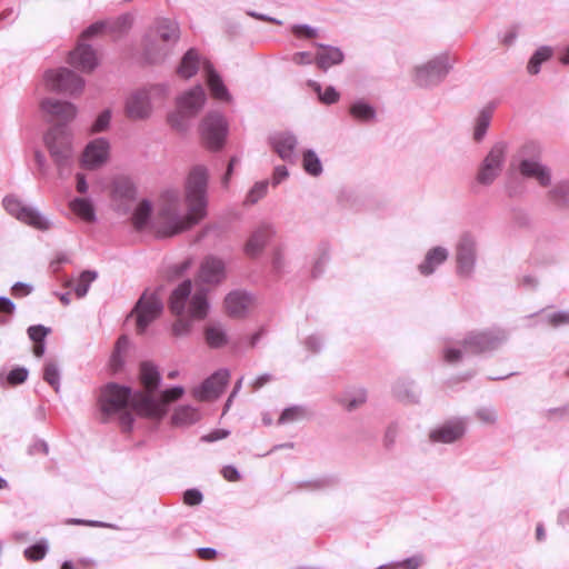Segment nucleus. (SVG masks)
<instances>
[{"label": "nucleus", "instance_id": "f257e3e1", "mask_svg": "<svg viewBox=\"0 0 569 569\" xmlns=\"http://www.w3.org/2000/svg\"><path fill=\"white\" fill-rule=\"evenodd\" d=\"M207 181L204 167H193L184 183L187 211L180 213V199L176 191L163 192L151 220V231L160 238H169L191 229L207 216Z\"/></svg>", "mask_w": 569, "mask_h": 569}, {"label": "nucleus", "instance_id": "f03ea898", "mask_svg": "<svg viewBox=\"0 0 569 569\" xmlns=\"http://www.w3.org/2000/svg\"><path fill=\"white\" fill-rule=\"evenodd\" d=\"M41 109L49 121H57L44 134V143L58 168L60 177L68 176L73 161L72 134L67 127L77 116L73 103L54 98L41 101Z\"/></svg>", "mask_w": 569, "mask_h": 569}, {"label": "nucleus", "instance_id": "7ed1b4c3", "mask_svg": "<svg viewBox=\"0 0 569 569\" xmlns=\"http://www.w3.org/2000/svg\"><path fill=\"white\" fill-rule=\"evenodd\" d=\"M161 375L151 361H142L139 367V383L141 390L131 395L130 408L140 417L161 420L168 412V406L179 400L184 389L173 387L158 392Z\"/></svg>", "mask_w": 569, "mask_h": 569}, {"label": "nucleus", "instance_id": "20e7f679", "mask_svg": "<svg viewBox=\"0 0 569 569\" xmlns=\"http://www.w3.org/2000/svg\"><path fill=\"white\" fill-rule=\"evenodd\" d=\"M226 277L224 263L214 257H207L200 264L196 290L190 295L188 312L194 319H204L209 305L204 287H214Z\"/></svg>", "mask_w": 569, "mask_h": 569}, {"label": "nucleus", "instance_id": "39448f33", "mask_svg": "<svg viewBox=\"0 0 569 569\" xmlns=\"http://www.w3.org/2000/svg\"><path fill=\"white\" fill-rule=\"evenodd\" d=\"M106 21H98L88 27L81 34L78 46L70 52L69 63L82 72H91L98 64L97 53L87 41L101 34L106 29Z\"/></svg>", "mask_w": 569, "mask_h": 569}, {"label": "nucleus", "instance_id": "423d86ee", "mask_svg": "<svg viewBox=\"0 0 569 569\" xmlns=\"http://www.w3.org/2000/svg\"><path fill=\"white\" fill-rule=\"evenodd\" d=\"M206 102V93L201 86H197L180 96L177 100V111L168 117V122L177 131L188 128L187 120L193 118L202 109Z\"/></svg>", "mask_w": 569, "mask_h": 569}, {"label": "nucleus", "instance_id": "0eeeda50", "mask_svg": "<svg viewBox=\"0 0 569 569\" xmlns=\"http://www.w3.org/2000/svg\"><path fill=\"white\" fill-rule=\"evenodd\" d=\"M192 289V282L190 280H184L181 282L171 293L169 299V308L170 311L178 316L179 318L172 325V335L176 337H181L188 335L191 330V322L188 319L181 318V316L187 312L188 316L192 319L189 309V300ZM193 320H196L193 318Z\"/></svg>", "mask_w": 569, "mask_h": 569}, {"label": "nucleus", "instance_id": "6e6552de", "mask_svg": "<svg viewBox=\"0 0 569 569\" xmlns=\"http://www.w3.org/2000/svg\"><path fill=\"white\" fill-rule=\"evenodd\" d=\"M43 79L48 90L58 93L77 96L84 88V80L68 68L48 70Z\"/></svg>", "mask_w": 569, "mask_h": 569}, {"label": "nucleus", "instance_id": "1a4fd4ad", "mask_svg": "<svg viewBox=\"0 0 569 569\" xmlns=\"http://www.w3.org/2000/svg\"><path fill=\"white\" fill-rule=\"evenodd\" d=\"M2 203L7 212L19 221L41 231L51 228V222L37 208L24 204L17 197L7 196Z\"/></svg>", "mask_w": 569, "mask_h": 569}, {"label": "nucleus", "instance_id": "9d476101", "mask_svg": "<svg viewBox=\"0 0 569 569\" xmlns=\"http://www.w3.org/2000/svg\"><path fill=\"white\" fill-rule=\"evenodd\" d=\"M180 37L179 27L176 22L170 20L160 21L156 29L150 32V44L151 48L161 42L159 51H157V58H166L170 52L171 48L176 44Z\"/></svg>", "mask_w": 569, "mask_h": 569}, {"label": "nucleus", "instance_id": "9b49d317", "mask_svg": "<svg viewBox=\"0 0 569 569\" xmlns=\"http://www.w3.org/2000/svg\"><path fill=\"white\" fill-rule=\"evenodd\" d=\"M201 138L211 150L220 149L226 139L227 124L220 114H209L201 123Z\"/></svg>", "mask_w": 569, "mask_h": 569}, {"label": "nucleus", "instance_id": "f8f14e48", "mask_svg": "<svg viewBox=\"0 0 569 569\" xmlns=\"http://www.w3.org/2000/svg\"><path fill=\"white\" fill-rule=\"evenodd\" d=\"M161 310V299L156 293L144 292L134 309L138 332L142 333L149 323L160 315Z\"/></svg>", "mask_w": 569, "mask_h": 569}, {"label": "nucleus", "instance_id": "ddd939ff", "mask_svg": "<svg viewBox=\"0 0 569 569\" xmlns=\"http://www.w3.org/2000/svg\"><path fill=\"white\" fill-rule=\"evenodd\" d=\"M503 156L505 148L502 144H496L492 147L479 170L478 181L480 183L489 184L496 179L501 170Z\"/></svg>", "mask_w": 569, "mask_h": 569}, {"label": "nucleus", "instance_id": "4468645a", "mask_svg": "<svg viewBox=\"0 0 569 569\" xmlns=\"http://www.w3.org/2000/svg\"><path fill=\"white\" fill-rule=\"evenodd\" d=\"M151 90H138L126 102L127 116L134 120L146 119L151 113Z\"/></svg>", "mask_w": 569, "mask_h": 569}, {"label": "nucleus", "instance_id": "2eb2a0df", "mask_svg": "<svg viewBox=\"0 0 569 569\" xmlns=\"http://www.w3.org/2000/svg\"><path fill=\"white\" fill-rule=\"evenodd\" d=\"M228 381V371H218L208 378L201 387L194 391V397L201 401L213 400L223 392Z\"/></svg>", "mask_w": 569, "mask_h": 569}, {"label": "nucleus", "instance_id": "dca6fc26", "mask_svg": "<svg viewBox=\"0 0 569 569\" xmlns=\"http://www.w3.org/2000/svg\"><path fill=\"white\" fill-rule=\"evenodd\" d=\"M134 187L131 180L124 176L114 177L109 186V200L114 202L118 209H121L134 197Z\"/></svg>", "mask_w": 569, "mask_h": 569}, {"label": "nucleus", "instance_id": "f3484780", "mask_svg": "<svg viewBox=\"0 0 569 569\" xmlns=\"http://www.w3.org/2000/svg\"><path fill=\"white\" fill-rule=\"evenodd\" d=\"M107 159V140L98 138L87 144L81 158V166L84 169H96Z\"/></svg>", "mask_w": 569, "mask_h": 569}, {"label": "nucleus", "instance_id": "a211bd4d", "mask_svg": "<svg viewBox=\"0 0 569 569\" xmlns=\"http://www.w3.org/2000/svg\"><path fill=\"white\" fill-rule=\"evenodd\" d=\"M466 431L462 420H453L443 423L429 433L431 442L451 443L460 439Z\"/></svg>", "mask_w": 569, "mask_h": 569}, {"label": "nucleus", "instance_id": "6ab92c4d", "mask_svg": "<svg viewBox=\"0 0 569 569\" xmlns=\"http://www.w3.org/2000/svg\"><path fill=\"white\" fill-rule=\"evenodd\" d=\"M448 71V64L445 59L438 58L429 61L425 66L417 68L416 81L419 86H428L435 80L443 77Z\"/></svg>", "mask_w": 569, "mask_h": 569}, {"label": "nucleus", "instance_id": "aec40b11", "mask_svg": "<svg viewBox=\"0 0 569 569\" xmlns=\"http://www.w3.org/2000/svg\"><path fill=\"white\" fill-rule=\"evenodd\" d=\"M457 263L460 273L469 274L475 263V241L469 236L460 238L457 246Z\"/></svg>", "mask_w": 569, "mask_h": 569}, {"label": "nucleus", "instance_id": "412c9836", "mask_svg": "<svg viewBox=\"0 0 569 569\" xmlns=\"http://www.w3.org/2000/svg\"><path fill=\"white\" fill-rule=\"evenodd\" d=\"M497 338L490 332H478L468 336L462 341V348L466 353L478 355L495 348Z\"/></svg>", "mask_w": 569, "mask_h": 569}, {"label": "nucleus", "instance_id": "4be33fe9", "mask_svg": "<svg viewBox=\"0 0 569 569\" xmlns=\"http://www.w3.org/2000/svg\"><path fill=\"white\" fill-rule=\"evenodd\" d=\"M203 71L211 96L221 101H230L231 97L210 61H203Z\"/></svg>", "mask_w": 569, "mask_h": 569}, {"label": "nucleus", "instance_id": "5701e85b", "mask_svg": "<svg viewBox=\"0 0 569 569\" xmlns=\"http://www.w3.org/2000/svg\"><path fill=\"white\" fill-rule=\"evenodd\" d=\"M203 61L208 60L202 59L197 50L190 49L182 57L177 72L181 78L189 79L198 72L200 66L203 67Z\"/></svg>", "mask_w": 569, "mask_h": 569}, {"label": "nucleus", "instance_id": "b1692460", "mask_svg": "<svg viewBox=\"0 0 569 569\" xmlns=\"http://www.w3.org/2000/svg\"><path fill=\"white\" fill-rule=\"evenodd\" d=\"M520 172L525 177L535 178L542 187H547L550 183L549 170L538 162L523 160L520 163Z\"/></svg>", "mask_w": 569, "mask_h": 569}, {"label": "nucleus", "instance_id": "393cba45", "mask_svg": "<svg viewBox=\"0 0 569 569\" xmlns=\"http://www.w3.org/2000/svg\"><path fill=\"white\" fill-rule=\"evenodd\" d=\"M226 310L232 317H241L251 305L250 297L241 292H232L224 300Z\"/></svg>", "mask_w": 569, "mask_h": 569}, {"label": "nucleus", "instance_id": "a878e982", "mask_svg": "<svg viewBox=\"0 0 569 569\" xmlns=\"http://www.w3.org/2000/svg\"><path fill=\"white\" fill-rule=\"evenodd\" d=\"M271 144L281 159L289 160L296 149L297 140L289 133H280L272 138Z\"/></svg>", "mask_w": 569, "mask_h": 569}, {"label": "nucleus", "instance_id": "bb28decb", "mask_svg": "<svg viewBox=\"0 0 569 569\" xmlns=\"http://www.w3.org/2000/svg\"><path fill=\"white\" fill-rule=\"evenodd\" d=\"M342 52L338 48L333 47L321 46L316 56L317 66L322 70H327L335 64H339L342 62Z\"/></svg>", "mask_w": 569, "mask_h": 569}, {"label": "nucleus", "instance_id": "cd10ccee", "mask_svg": "<svg viewBox=\"0 0 569 569\" xmlns=\"http://www.w3.org/2000/svg\"><path fill=\"white\" fill-rule=\"evenodd\" d=\"M447 258V250L441 247H436L427 253L425 261L419 266V270L422 274L428 276L433 272L437 266L445 262Z\"/></svg>", "mask_w": 569, "mask_h": 569}, {"label": "nucleus", "instance_id": "c85d7f7f", "mask_svg": "<svg viewBox=\"0 0 569 569\" xmlns=\"http://www.w3.org/2000/svg\"><path fill=\"white\" fill-rule=\"evenodd\" d=\"M271 231L267 227L259 228L246 243V253L254 257L259 254L270 238Z\"/></svg>", "mask_w": 569, "mask_h": 569}, {"label": "nucleus", "instance_id": "c756f323", "mask_svg": "<svg viewBox=\"0 0 569 569\" xmlns=\"http://www.w3.org/2000/svg\"><path fill=\"white\" fill-rule=\"evenodd\" d=\"M151 212L152 207L149 201L142 200L141 202H139L132 216L133 227L137 230H141L149 226V228L151 229V220L153 217V214L151 216Z\"/></svg>", "mask_w": 569, "mask_h": 569}, {"label": "nucleus", "instance_id": "7c9ffc66", "mask_svg": "<svg viewBox=\"0 0 569 569\" xmlns=\"http://www.w3.org/2000/svg\"><path fill=\"white\" fill-rule=\"evenodd\" d=\"M200 419V415L197 409L190 406H181L177 408L171 417L173 426L183 427L197 422Z\"/></svg>", "mask_w": 569, "mask_h": 569}, {"label": "nucleus", "instance_id": "2f4dec72", "mask_svg": "<svg viewBox=\"0 0 569 569\" xmlns=\"http://www.w3.org/2000/svg\"><path fill=\"white\" fill-rule=\"evenodd\" d=\"M129 340L127 337L122 336L116 342L111 360L109 361V371H118L122 368L127 352L129 350Z\"/></svg>", "mask_w": 569, "mask_h": 569}, {"label": "nucleus", "instance_id": "473e14b6", "mask_svg": "<svg viewBox=\"0 0 569 569\" xmlns=\"http://www.w3.org/2000/svg\"><path fill=\"white\" fill-rule=\"evenodd\" d=\"M98 277V273L92 270L83 271L76 281H68L67 286L72 287L78 298H83L91 284Z\"/></svg>", "mask_w": 569, "mask_h": 569}, {"label": "nucleus", "instance_id": "72a5a7b5", "mask_svg": "<svg viewBox=\"0 0 569 569\" xmlns=\"http://www.w3.org/2000/svg\"><path fill=\"white\" fill-rule=\"evenodd\" d=\"M131 396L130 390L124 387L109 383V410L111 407L121 408L130 405Z\"/></svg>", "mask_w": 569, "mask_h": 569}, {"label": "nucleus", "instance_id": "f704fd0d", "mask_svg": "<svg viewBox=\"0 0 569 569\" xmlns=\"http://www.w3.org/2000/svg\"><path fill=\"white\" fill-rule=\"evenodd\" d=\"M71 210L84 221H94V209L91 202L87 199L76 198L70 202Z\"/></svg>", "mask_w": 569, "mask_h": 569}, {"label": "nucleus", "instance_id": "c9c22d12", "mask_svg": "<svg viewBox=\"0 0 569 569\" xmlns=\"http://www.w3.org/2000/svg\"><path fill=\"white\" fill-rule=\"evenodd\" d=\"M302 167L307 173L317 177L322 172V164L312 150H307L302 156Z\"/></svg>", "mask_w": 569, "mask_h": 569}, {"label": "nucleus", "instance_id": "e433bc0d", "mask_svg": "<svg viewBox=\"0 0 569 569\" xmlns=\"http://www.w3.org/2000/svg\"><path fill=\"white\" fill-rule=\"evenodd\" d=\"M491 117H492V110L489 108L483 109L479 113V116L476 120L475 132H473V138L476 141H480L483 138V136L489 127Z\"/></svg>", "mask_w": 569, "mask_h": 569}, {"label": "nucleus", "instance_id": "4c0bfd02", "mask_svg": "<svg viewBox=\"0 0 569 569\" xmlns=\"http://www.w3.org/2000/svg\"><path fill=\"white\" fill-rule=\"evenodd\" d=\"M350 114L356 120L366 122L372 120L375 118L376 112L371 106L365 102H357L350 107Z\"/></svg>", "mask_w": 569, "mask_h": 569}, {"label": "nucleus", "instance_id": "58836bf2", "mask_svg": "<svg viewBox=\"0 0 569 569\" xmlns=\"http://www.w3.org/2000/svg\"><path fill=\"white\" fill-rule=\"evenodd\" d=\"M308 86L315 91L317 92L318 97H319V100L326 104H331V103H335L339 100V93L336 91V89L333 87H328L326 88V90L322 92L321 91V86L316 82V81H309L308 82Z\"/></svg>", "mask_w": 569, "mask_h": 569}, {"label": "nucleus", "instance_id": "ea45409f", "mask_svg": "<svg viewBox=\"0 0 569 569\" xmlns=\"http://www.w3.org/2000/svg\"><path fill=\"white\" fill-rule=\"evenodd\" d=\"M552 54V51L548 47H542L536 51V53L531 57L528 63V72L531 74H537L539 72V67L542 62L547 61Z\"/></svg>", "mask_w": 569, "mask_h": 569}, {"label": "nucleus", "instance_id": "a19ab883", "mask_svg": "<svg viewBox=\"0 0 569 569\" xmlns=\"http://www.w3.org/2000/svg\"><path fill=\"white\" fill-rule=\"evenodd\" d=\"M43 380L49 383L56 392L60 390V370L54 362H47L43 368Z\"/></svg>", "mask_w": 569, "mask_h": 569}, {"label": "nucleus", "instance_id": "79ce46f5", "mask_svg": "<svg viewBox=\"0 0 569 569\" xmlns=\"http://www.w3.org/2000/svg\"><path fill=\"white\" fill-rule=\"evenodd\" d=\"M48 552V543L46 540H41L24 550V556L28 560L39 561L46 557Z\"/></svg>", "mask_w": 569, "mask_h": 569}, {"label": "nucleus", "instance_id": "37998d69", "mask_svg": "<svg viewBox=\"0 0 569 569\" xmlns=\"http://www.w3.org/2000/svg\"><path fill=\"white\" fill-rule=\"evenodd\" d=\"M306 416V410L302 407H290L282 411L278 419V425L290 423L297 421Z\"/></svg>", "mask_w": 569, "mask_h": 569}, {"label": "nucleus", "instance_id": "c03bdc74", "mask_svg": "<svg viewBox=\"0 0 569 569\" xmlns=\"http://www.w3.org/2000/svg\"><path fill=\"white\" fill-rule=\"evenodd\" d=\"M206 339L208 345L214 348L226 343V335L219 327H209L206 330Z\"/></svg>", "mask_w": 569, "mask_h": 569}, {"label": "nucleus", "instance_id": "a18cd8bd", "mask_svg": "<svg viewBox=\"0 0 569 569\" xmlns=\"http://www.w3.org/2000/svg\"><path fill=\"white\" fill-rule=\"evenodd\" d=\"M29 376V371L24 367H16L13 368L6 377L7 382L10 386H17L23 383Z\"/></svg>", "mask_w": 569, "mask_h": 569}, {"label": "nucleus", "instance_id": "49530a36", "mask_svg": "<svg viewBox=\"0 0 569 569\" xmlns=\"http://www.w3.org/2000/svg\"><path fill=\"white\" fill-rule=\"evenodd\" d=\"M98 413L97 418L100 422H107V385H103L99 388L98 395Z\"/></svg>", "mask_w": 569, "mask_h": 569}, {"label": "nucleus", "instance_id": "de8ad7c7", "mask_svg": "<svg viewBox=\"0 0 569 569\" xmlns=\"http://www.w3.org/2000/svg\"><path fill=\"white\" fill-rule=\"evenodd\" d=\"M50 328L42 325L30 326L27 330L28 337L33 342H44V339L50 333Z\"/></svg>", "mask_w": 569, "mask_h": 569}, {"label": "nucleus", "instance_id": "09e8293b", "mask_svg": "<svg viewBox=\"0 0 569 569\" xmlns=\"http://www.w3.org/2000/svg\"><path fill=\"white\" fill-rule=\"evenodd\" d=\"M422 558L419 556H413L403 561L389 563L390 569H417L421 566Z\"/></svg>", "mask_w": 569, "mask_h": 569}, {"label": "nucleus", "instance_id": "8fccbe9b", "mask_svg": "<svg viewBox=\"0 0 569 569\" xmlns=\"http://www.w3.org/2000/svg\"><path fill=\"white\" fill-rule=\"evenodd\" d=\"M161 47V42H157L156 46H153V48H151V44H150V33L147 36L146 40H144V54H146V59L148 60V62L150 63H157V62H160L162 61L164 58H157L156 57V53L157 51H159V48Z\"/></svg>", "mask_w": 569, "mask_h": 569}, {"label": "nucleus", "instance_id": "3c124183", "mask_svg": "<svg viewBox=\"0 0 569 569\" xmlns=\"http://www.w3.org/2000/svg\"><path fill=\"white\" fill-rule=\"evenodd\" d=\"M476 417L486 425H493L497 421V412L492 408L483 407L477 410Z\"/></svg>", "mask_w": 569, "mask_h": 569}, {"label": "nucleus", "instance_id": "603ef678", "mask_svg": "<svg viewBox=\"0 0 569 569\" xmlns=\"http://www.w3.org/2000/svg\"><path fill=\"white\" fill-rule=\"evenodd\" d=\"M268 183L266 181L258 182L248 193L247 200L251 203L257 202L267 193Z\"/></svg>", "mask_w": 569, "mask_h": 569}, {"label": "nucleus", "instance_id": "864d4df0", "mask_svg": "<svg viewBox=\"0 0 569 569\" xmlns=\"http://www.w3.org/2000/svg\"><path fill=\"white\" fill-rule=\"evenodd\" d=\"M366 392L363 390H360L357 392V395L355 397H352L351 399H346L343 400V405L346 407L347 410L351 411L356 408H358L359 406L363 405L366 402Z\"/></svg>", "mask_w": 569, "mask_h": 569}, {"label": "nucleus", "instance_id": "5fc2aeb1", "mask_svg": "<svg viewBox=\"0 0 569 569\" xmlns=\"http://www.w3.org/2000/svg\"><path fill=\"white\" fill-rule=\"evenodd\" d=\"M548 322L552 327L569 325V312H555L548 317Z\"/></svg>", "mask_w": 569, "mask_h": 569}, {"label": "nucleus", "instance_id": "6e6d98bb", "mask_svg": "<svg viewBox=\"0 0 569 569\" xmlns=\"http://www.w3.org/2000/svg\"><path fill=\"white\" fill-rule=\"evenodd\" d=\"M291 32L297 38L312 39V38H316V36H317V31L308 26H293L291 28Z\"/></svg>", "mask_w": 569, "mask_h": 569}, {"label": "nucleus", "instance_id": "4d7b16f0", "mask_svg": "<svg viewBox=\"0 0 569 569\" xmlns=\"http://www.w3.org/2000/svg\"><path fill=\"white\" fill-rule=\"evenodd\" d=\"M202 495L196 489H189L183 495V502L188 506H197L201 502Z\"/></svg>", "mask_w": 569, "mask_h": 569}, {"label": "nucleus", "instance_id": "13d9d810", "mask_svg": "<svg viewBox=\"0 0 569 569\" xmlns=\"http://www.w3.org/2000/svg\"><path fill=\"white\" fill-rule=\"evenodd\" d=\"M32 290H33V288L31 284L20 282V281L16 282L12 286V295L17 298L26 297V296L30 295L32 292Z\"/></svg>", "mask_w": 569, "mask_h": 569}, {"label": "nucleus", "instance_id": "bf43d9fd", "mask_svg": "<svg viewBox=\"0 0 569 569\" xmlns=\"http://www.w3.org/2000/svg\"><path fill=\"white\" fill-rule=\"evenodd\" d=\"M462 352H465V350H460V349H456V348H446L443 350V359L448 363H456L459 360H461Z\"/></svg>", "mask_w": 569, "mask_h": 569}, {"label": "nucleus", "instance_id": "052dcab7", "mask_svg": "<svg viewBox=\"0 0 569 569\" xmlns=\"http://www.w3.org/2000/svg\"><path fill=\"white\" fill-rule=\"evenodd\" d=\"M132 24V17L130 14L121 16L114 23L113 30L119 31V33L127 31Z\"/></svg>", "mask_w": 569, "mask_h": 569}, {"label": "nucleus", "instance_id": "680f3d73", "mask_svg": "<svg viewBox=\"0 0 569 569\" xmlns=\"http://www.w3.org/2000/svg\"><path fill=\"white\" fill-rule=\"evenodd\" d=\"M221 475L227 481L236 482L240 480V475L233 466H226L221 469Z\"/></svg>", "mask_w": 569, "mask_h": 569}, {"label": "nucleus", "instance_id": "e2e57ef3", "mask_svg": "<svg viewBox=\"0 0 569 569\" xmlns=\"http://www.w3.org/2000/svg\"><path fill=\"white\" fill-rule=\"evenodd\" d=\"M68 525H86V526H92V527H107L106 522L102 521H94V520H83V519H77V518H70L66 521Z\"/></svg>", "mask_w": 569, "mask_h": 569}, {"label": "nucleus", "instance_id": "0e129e2a", "mask_svg": "<svg viewBox=\"0 0 569 569\" xmlns=\"http://www.w3.org/2000/svg\"><path fill=\"white\" fill-rule=\"evenodd\" d=\"M198 558L201 560H214L217 558V551L212 548H200L197 550Z\"/></svg>", "mask_w": 569, "mask_h": 569}, {"label": "nucleus", "instance_id": "69168bd1", "mask_svg": "<svg viewBox=\"0 0 569 569\" xmlns=\"http://www.w3.org/2000/svg\"><path fill=\"white\" fill-rule=\"evenodd\" d=\"M107 129V110L102 111L94 124L92 126V132H100Z\"/></svg>", "mask_w": 569, "mask_h": 569}, {"label": "nucleus", "instance_id": "338daca9", "mask_svg": "<svg viewBox=\"0 0 569 569\" xmlns=\"http://www.w3.org/2000/svg\"><path fill=\"white\" fill-rule=\"evenodd\" d=\"M16 305L7 297H0V311L4 313H13Z\"/></svg>", "mask_w": 569, "mask_h": 569}, {"label": "nucleus", "instance_id": "774afa93", "mask_svg": "<svg viewBox=\"0 0 569 569\" xmlns=\"http://www.w3.org/2000/svg\"><path fill=\"white\" fill-rule=\"evenodd\" d=\"M271 380V376L268 373L259 376L257 379H254L251 383V389L253 391L259 390L262 388L266 383H268Z\"/></svg>", "mask_w": 569, "mask_h": 569}]
</instances>
